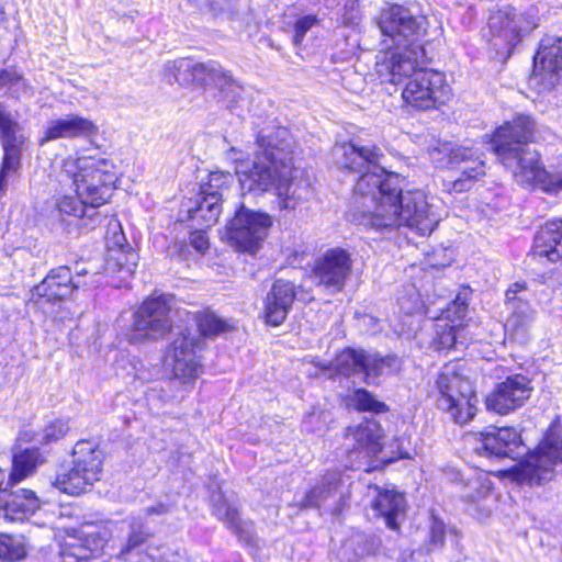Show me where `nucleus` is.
<instances>
[{"instance_id":"nucleus-56","label":"nucleus","mask_w":562,"mask_h":562,"mask_svg":"<svg viewBox=\"0 0 562 562\" xmlns=\"http://www.w3.org/2000/svg\"><path fill=\"white\" fill-rule=\"evenodd\" d=\"M23 80V75L14 69H0V88L15 85Z\"/></svg>"},{"instance_id":"nucleus-49","label":"nucleus","mask_w":562,"mask_h":562,"mask_svg":"<svg viewBox=\"0 0 562 562\" xmlns=\"http://www.w3.org/2000/svg\"><path fill=\"white\" fill-rule=\"evenodd\" d=\"M342 147V169L349 172L360 171L363 164L358 153V145L350 140L345 143Z\"/></svg>"},{"instance_id":"nucleus-4","label":"nucleus","mask_w":562,"mask_h":562,"mask_svg":"<svg viewBox=\"0 0 562 562\" xmlns=\"http://www.w3.org/2000/svg\"><path fill=\"white\" fill-rule=\"evenodd\" d=\"M61 170L71 180L75 193L98 209L109 203L116 189V165L99 155H69L61 161Z\"/></svg>"},{"instance_id":"nucleus-55","label":"nucleus","mask_w":562,"mask_h":562,"mask_svg":"<svg viewBox=\"0 0 562 562\" xmlns=\"http://www.w3.org/2000/svg\"><path fill=\"white\" fill-rule=\"evenodd\" d=\"M358 153L362 164L367 162L368 165L373 166L379 165L380 160L384 157L382 149L376 144L370 146H358Z\"/></svg>"},{"instance_id":"nucleus-59","label":"nucleus","mask_w":562,"mask_h":562,"mask_svg":"<svg viewBox=\"0 0 562 562\" xmlns=\"http://www.w3.org/2000/svg\"><path fill=\"white\" fill-rule=\"evenodd\" d=\"M157 548H149L145 553H142L139 562H164L162 559L157 555Z\"/></svg>"},{"instance_id":"nucleus-23","label":"nucleus","mask_w":562,"mask_h":562,"mask_svg":"<svg viewBox=\"0 0 562 562\" xmlns=\"http://www.w3.org/2000/svg\"><path fill=\"white\" fill-rule=\"evenodd\" d=\"M223 211V200L211 194L210 198L195 193L194 199H190V205L187 209L188 220L196 225L211 228L217 224Z\"/></svg>"},{"instance_id":"nucleus-42","label":"nucleus","mask_w":562,"mask_h":562,"mask_svg":"<svg viewBox=\"0 0 562 562\" xmlns=\"http://www.w3.org/2000/svg\"><path fill=\"white\" fill-rule=\"evenodd\" d=\"M214 514L236 535L243 537L246 529L243 526L244 522L239 518L238 509L234 505L227 503L226 499H221L214 505Z\"/></svg>"},{"instance_id":"nucleus-63","label":"nucleus","mask_w":562,"mask_h":562,"mask_svg":"<svg viewBox=\"0 0 562 562\" xmlns=\"http://www.w3.org/2000/svg\"><path fill=\"white\" fill-rule=\"evenodd\" d=\"M3 15H4V11H3L2 7L0 5V21L3 20Z\"/></svg>"},{"instance_id":"nucleus-18","label":"nucleus","mask_w":562,"mask_h":562,"mask_svg":"<svg viewBox=\"0 0 562 562\" xmlns=\"http://www.w3.org/2000/svg\"><path fill=\"white\" fill-rule=\"evenodd\" d=\"M98 134L99 127L94 121L78 114H69L50 121L38 137V145L43 146L60 138H90Z\"/></svg>"},{"instance_id":"nucleus-1","label":"nucleus","mask_w":562,"mask_h":562,"mask_svg":"<svg viewBox=\"0 0 562 562\" xmlns=\"http://www.w3.org/2000/svg\"><path fill=\"white\" fill-rule=\"evenodd\" d=\"M536 132L532 115L517 113L492 131L488 139L491 151L499 164L519 178L521 186L558 193L562 191V167L547 170L540 155H531L529 145L535 142Z\"/></svg>"},{"instance_id":"nucleus-35","label":"nucleus","mask_w":562,"mask_h":562,"mask_svg":"<svg viewBox=\"0 0 562 562\" xmlns=\"http://www.w3.org/2000/svg\"><path fill=\"white\" fill-rule=\"evenodd\" d=\"M485 176V162L474 157L463 167L460 177L454 179L449 190L454 193H462L471 190L475 182Z\"/></svg>"},{"instance_id":"nucleus-52","label":"nucleus","mask_w":562,"mask_h":562,"mask_svg":"<svg viewBox=\"0 0 562 562\" xmlns=\"http://www.w3.org/2000/svg\"><path fill=\"white\" fill-rule=\"evenodd\" d=\"M445 539L446 526L443 521L437 519L436 517H431V521L429 525L428 551L441 548L445 543Z\"/></svg>"},{"instance_id":"nucleus-15","label":"nucleus","mask_w":562,"mask_h":562,"mask_svg":"<svg viewBox=\"0 0 562 562\" xmlns=\"http://www.w3.org/2000/svg\"><path fill=\"white\" fill-rule=\"evenodd\" d=\"M192 319L199 336H194L190 328L182 329L170 342V351H194L195 349H202L205 340L214 339L236 328L234 322L221 317L210 306L193 313Z\"/></svg>"},{"instance_id":"nucleus-27","label":"nucleus","mask_w":562,"mask_h":562,"mask_svg":"<svg viewBox=\"0 0 562 562\" xmlns=\"http://www.w3.org/2000/svg\"><path fill=\"white\" fill-rule=\"evenodd\" d=\"M167 371L183 384L195 380L202 372L200 358L195 353H167L164 359Z\"/></svg>"},{"instance_id":"nucleus-51","label":"nucleus","mask_w":562,"mask_h":562,"mask_svg":"<svg viewBox=\"0 0 562 562\" xmlns=\"http://www.w3.org/2000/svg\"><path fill=\"white\" fill-rule=\"evenodd\" d=\"M148 537L149 532L144 529L143 525L140 522L133 521L126 547L121 551V554L126 555L132 550L143 544Z\"/></svg>"},{"instance_id":"nucleus-60","label":"nucleus","mask_w":562,"mask_h":562,"mask_svg":"<svg viewBox=\"0 0 562 562\" xmlns=\"http://www.w3.org/2000/svg\"><path fill=\"white\" fill-rule=\"evenodd\" d=\"M169 512V506L166 504H157L145 509L147 516H159L165 515Z\"/></svg>"},{"instance_id":"nucleus-5","label":"nucleus","mask_w":562,"mask_h":562,"mask_svg":"<svg viewBox=\"0 0 562 562\" xmlns=\"http://www.w3.org/2000/svg\"><path fill=\"white\" fill-rule=\"evenodd\" d=\"M452 88L442 71L419 68L401 89L402 109L407 113L439 111L452 99Z\"/></svg>"},{"instance_id":"nucleus-6","label":"nucleus","mask_w":562,"mask_h":562,"mask_svg":"<svg viewBox=\"0 0 562 562\" xmlns=\"http://www.w3.org/2000/svg\"><path fill=\"white\" fill-rule=\"evenodd\" d=\"M102 473V452L91 441L79 440L72 449L69 464H61L53 485L68 495H80L100 480Z\"/></svg>"},{"instance_id":"nucleus-30","label":"nucleus","mask_w":562,"mask_h":562,"mask_svg":"<svg viewBox=\"0 0 562 562\" xmlns=\"http://www.w3.org/2000/svg\"><path fill=\"white\" fill-rule=\"evenodd\" d=\"M5 505L9 521H22L38 509L40 501L33 491L21 488L12 493Z\"/></svg>"},{"instance_id":"nucleus-43","label":"nucleus","mask_w":562,"mask_h":562,"mask_svg":"<svg viewBox=\"0 0 562 562\" xmlns=\"http://www.w3.org/2000/svg\"><path fill=\"white\" fill-rule=\"evenodd\" d=\"M349 403L361 412L384 413L387 411V406L383 402L378 401L366 389L353 391L352 394L349 395Z\"/></svg>"},{"instance_id":"nucleus-20","label":"nucleus","mask_w":562,"mask_h":562,"mask_svg":"<svg viewBox=\"0 0 562 562\" xmlns=\"http://www.w3.org/2000/svg\"><path fill=\"white\" fill-rule=\"evenodd\" d=\"M405 47L400 49L398 46H389L382 50V58L376 64L378 72L381 78H385L391 85H404L413 71L418 70L416 60H412L406 55Z\"/></svg>"},{"instance_id":"nucleus-17","label":"nucleus","mask_w":562,"mask_h":562,"mask_svg":"<svg viewBox=\"0 0 562 562\" xmlns=\"http://www.w3.org/2000/svg\"><path fill=\"white\" fill-rule=\"evenodd\" d=\"M531 391L530 381L525 375L508 376L487 396V408L498 414H507L520 407L530 397Z\"/></svg>"},{"instance_id":"nucleus-22","label":"nucleus","mask_w":562,"mask_h":562,"mask_svg":"<svg viewBox=\"0 0 562 562\" xmlns=\"http://www.w3.org/2000/svg\"><path fill=\"white\" fill-rule=\"evenodd\" d=\"M345 439L348 447L367 457L376 456L383 447V431L375 419L348 427Z\"/></svg>"},{"instance_id":"nucleus-24","label":"nucleus","mask_w":562,"mask_h":562,"mask_svg":"<svg viewBox=\"0 0 562 562\" xmlns=\"http://www.w3.org/2000/svg\"><path fill=\"white\" fill-rule=\"evenodd\" d=\"M55 206L59 213L78 221L80 226L93 227L100 217L98 207L90 205L87 199L79 198L76 193L58 196Z\"/></svg>"},{"instance_id":"nucleus-46","label":"nucleus","mask_w":562,"mask_h":562,"mask_svg":"<svg viewBox=\"0 0 562 562\" xmlns=\"http://www.w3.org/2000/svg\"><path fill=\"white\" fill-rule=\"evenodd\" d=\"M381 177L382 175H376L369 169L362 171L353 184V198H364L369 194H372L374 189L378 190V184Z\"/></svg>"},{"instance_id":"nucleus-7","label":"nucleus","mask_w":562,"mask_h":562,"mask_svg":"<svg viewBox=\"0 0 562 562\" xmlns=\"http://www.w3.org/2000/svg\"><path fill=\"white\" fill-rule=\"evenodd\" d=\"M438 406L458 424L470 422L476 413L477 397L472 382L457 364H446L437 379Z\"/></svg>"},{"instance_id":"nucleus-40","label":"nucleus","mask_w":562,"mask_h":562,"mask_svg":"<svg viewBox=\"0 0 562 562\" xmlns=\"http://www.w3.org/2000/svg\"><path fill=\"white\" fill-rule=\"evenodd\" d=\"M19 131V123L9 112H5L0 119L1 147L25 146L26 137L23 134H20Z\"/></svg>"},{"instance_id":"nucleus-62","label":"nucleus","mask_w":562,"mask_h":562,"mask_svg":"<svg viewBox=\"0 0 562 562\" xmlns=\"http://www.w3.org/2000/svg\"><path fill=\"white\" fill-rule=\"evenodd\" d=\"M0 518L9 520V513L7 510V505L3 507H0Z\"/></svg>"},{"instance_id":"nucleus-38","label":"nucleus","mask_w":562,"mask_h":562,"mask_svg":"<svg viewBox=\"0 0 562 562\" xmlns=\"http://www.w3.org/2000/svg\"><path fill=\"white\" fill-rule=\"evenodd\" d=\"M89 549L81 540L80 537L68 535L59 543V559L60 562H87L89 559Z\"/></svg>"},{"instance_id":"nucleus-39","label":"nucleus","mask_w":562,"mask_h":562,"mask_svg":"<svg viewBox=\"0 0 562 562\" xmlns=\"http://www.w3.org/2000/svg\"><path fill=\"white\" fill-rule=\"evenodd\" d=\"M462 328L437 321L434 325L432 348L435 351H450L457 346L458 331Z\"/></svg>"},{"instance_id":"nucleus-48","label":"nucleus","mask_w":562,"mask_h":562,"mask_svg":"<svg viewBox=\"0 0 562 562\" xmlns=\"http://www.w3.org/2000/svg\"><path fill=\"white\" fill-rule=\"evenodd\" d=\"M69 430L68 423L65 420L57 419L47 425L42 431H40V439H36L40 445H47L61 439Z\"/></svg>"},{"instance_id":"nucleus-19","label":"nucleus","mask_w":562,"mask_h":562,"mask_svg":"<svg viewBox=\"0 0 562 562\" xmlns=\"http://www.w3.org/2000/svg\"><path fill=\"white\" fill-rule=\"evenodd\" d=\"M295 300L294 283L283 279L276 280L263 301V322L272 327L283 324Z\"/></svg>"},{"instance_id":"nucleus-44","label":"nucleus","mask_w":562,"mask_h":562,"mask_svg":"<svg viewBox=\"0 0 562 562\" xmlns=\"http://www.w3.org/2000/svg\"><path fill=\"white\" fill-rule=\"evenodd\" d=\"M490 491L491 482L483 475H475L464 484L461 497L469 503H475L485 497Z\"/></svg>"},{"instance_id":"nucleus-36","label":"nucleus","mask_w":562,"mask_h":562,"mask_svg":"<svg viewBox=\"0 0 562 562\" xmlns=\"http://www.w3.org/2000/svg\"><path fill=\"white\" fill-rule=\"evenodd\" d=\"M512 7L496 8L490 11L487 27L493 37H507L514 31V12Z\"/></svg>"},{"instance_id":"nucleus-26","label":"nucleus","mask_w":562,"mask_h":562,"mask_svg":"<svg viewBox=\"0 0 562 562\" xmlns=\"http://www.w3.org/2000/svg\"><path fill=\"white\" fill-rule=\"evenodd\" d=\"M373 491L376 493L373 508L385 518L387 527L394 530L398 529L397 518L405 510L403 494L393 490L381 491L378 486H374Z\"/></svg>"},{"instance_id":"nucleus-8","label":"nucleus","mask_w":562,"mask_h":562,"mask_svg":"<svg viewBox=\"0 0 562 562\" xmlns=\"http://www.w3.org/2000/svg\"><path fill=\"white\" fill-rule=\"evenodd\" d=\"M272 226L268 213L252 211L241 204L225 225V241L238 254L255 256Z\"/></svg>"},{"instance_id":"nucleus-34","label":"nucleus","mask_w":562,"mask_h":562,"mask_svg":"<svg viewBox=\"0 0 562 562\" xmlns=\"http://www.w3.org/2000/svg\"><path fill=\"white\" fill-rule=\"evenodd\" d=\"M341 482L337 471L328 472L321 484L312 488L303 499V507H318L324 501L333 496Z\"/></svg>"},{"instance_id":"nucleus-29","label":"nucleus","mask_w":562,"mask_h":562,"mask_svg":"<svg viewBox=\"0 0 562 562\" xmlns=\"http://www.w3.org/2000/svg\"><path fill=\"white\" fill-rule=\"evenodd\" d=\"M43 462L38 449H25L13 457L12 472L5 479L4 490L33 474L36 467Z\"/></svg>"},{"instance_id":"nucleus-11","label":"nucleus","mask_w":562,"mask_h":562,"mask_svg":"<svg viewBox=\"0 0 562 562\" xmlns=\"http://www.w3.org/2000/svg\"><path fill=\"white\" fill-rule=\"evenodd\" d=\"M562 464V434L554 423L538 447L518 467V476L530 484H541L554 476V468Z\"/></svg>"},{"instance_id":"nucleus-3","label":"nucleus","mask_w":562,"mask_h":562,"mask_svg":"<svg viewBox=\"0 0 562 562\" xmlns=\"http://www.w3.org/2000/svg\"><path fill=\"white\" fill-rule=\"evenodd\" d=\"M256 144L260 150L249 162L238 160L235 175L243 191L262 195L276 186L288 169H294V159L289 146L273 142L269 136L257 135Z\"/></svg>"},{"instance_id":"nucleus-58","label":"nucleus","mask_w":562,"mask_h":562,"mask_svg":"<svg viewBox=\"0 0 562 562\" xmlns=\"http://www.w3.org/2000/svg\"><path fill=\"white\" fill-rule=\"evenodd\" d=\"M40 431H35L31 427H24L18 436V440L21 442H35L38 443L36 439H40Z\"/></svg>"},{"instance_id":"nucleus-14","label":"nucleus","mask_w":562,"mask_h":562,"mask_svg":"<svg viewBox=\"0 0 562 562\" xmlns=\"http://www.w3.org/2000/svg\"><path fill=\"white\" fill-rule=\"evenodd\" d=\"M171 306L165 294L145 297L133 313V340H160L172 330Z\"/></svg>"},{"instance_id":"nucleus-33","label":"nucleus","mask_w":562,"mask_h":562,"mask_svg":"<svg viewBox=\"0 0 562 562\" xmlns=\"http://www.w3.org/2000/svg\"><path fill=\"white\" fill-rule=\"evenodd\" d=\"M560 70H562V38H558L552 46L539 49L533 55L535 74H557Z\"/></svg>"},{"instance_id":"nucleus-21","label":"nucleus","mask_w":562,"mask_h":562,"mask_svg":"<svg viewBox=\"0 0 562 562\" xmlns=\"http://www.w3.org/2000/svg\"><path fill=\"white\" fill-rule=\"evenodd\" d=\"M479 442L475 449L486 457H512L520 445V435L512 427H488L477 434Z\"/></svg>"},{"instance_id":"nucleus-25","label":"nucleus","mask_w":562,"mask_h":562,"mask_svg":"<svg viewBox=\"0 0 562 562\" xmlns=\"http://www.w3.org/2000/svg\"><path fill=\"white\" fill-rule=\"evenodd\" d=\"M390 357L370 361V353H340L337 357L336 373L348 376L353 372L364 371L367 374L379 375L383 373V366Z\"/></svg>"},{"instance_id":"nucleus-53","label":"nucleus","mask_w":562,"mask_h":562,"mask_svg":"<svg viewBox=\"0 0 562 562\" xmlns=\"http://www.w3.org/2000/svg\"><path fill=\"white\" fill-rule=\"evenodd\" d=\"M472 158H474V155L471 148L464 146H456L452 147L447 154V165L450 168H454L462 162L468 164Z\"/></svg>"},{"instance_id":"nucleus-9","label":"nucleus","mask_w":562,"mask_h":562,"mask_svg":"<svg viewBox=\"0 0 562 562\" xmlns=\"http://www.w3.org/2000/svg\"><path fill=\"white\" fill-rule=\"evenodd\" d=\"M528 255L532 259L557 265L538 274L540 283L552 290L562 286V216L548 218L537 226Z\"/></svg>"},{"instance_id":"nucleus-64","label":"nucleus","mask_w":562,"mask_h":562,"mask_svg":"<svg viewBox=\"0 0 562 562\" xmlns=\"http://www.w3.org/2000/svg\"><path fill=\"white\" fill-rule=\"evenodd\" d=\"M7 111L0 105V119L2 117V115L5 113Z\"/></svg>"},{"instance_id":"nucleus-47","label":"nucleus","mask_w":562,"mask_h":562,"mask_svg":"<svg viewBox=\"0 0 562 562\" xmlns=\"http://www.w3.org/2000/svg\"><path fill=\"white\" fill-rule=\"evenodd\" d=\"M25 554V548L19 540L8 535H0V559L15 561Z\"/></svg>"},{"instance_id":"nucleus-31","label":"nucleus","mask_w":562,"mask_h":562,"mask_svg":"<svg viewBox=\"0 0 562 562\" xmlns=\"http://www.w3.org/2000/svg\"><path fill=\"white\" fill-rule=\"evenodd\" d=\"M472 289L469 285H462L457 292L454 299L441 311L437 321L456 325L463 328L465 317L469 312V301Z\"/></svg>"},{"instance_id":"nucleus-2","label":"nucleus","mask_w":562,"mask_h":562,"mask_svg":"<svg viewBox=\"0 0 562 562\" xmlns=\"http://www.w3.org/2000/svg\"><path fill=\"white\" fill-rule=\"evenodd\" d=\"M405 177L382 169L373 207L359 212V223L375 231L408 226L420 235L431 234L437 221L425 194L419 190L405 191Z\"/></svg>"},{"instance_id":"nucleus-28","label":"nucleus","mask_w":562,"mask_h":562,"mask_svg":"<svg viewBox=\"0 0 562 562\" xmlns=\"http://www.w3.org/2000/svg\"><path fill=\"white\" fill-rule=\"evenodd\" d=\"M138 255L128 245L115 244L109 247L105 256V267L114 272H125L132 276L137 266Z\"/></svg>"},{"instance_id":"nucleus-54","label":"nucleus","mask_w":562,"mask_h":562,"mask_svg":"<svg viewBox=\"0 0 562 562\" xmlns=\"http://www.w3.org/2000/svg\"><path fill=\"white\" fill-rule=\"evenodd\" d=\"M207 228L193 229L190 232V245L200 254L204 255L210 249V239L206 233Z\"/></svg>"},{"instance_id":"nucleus-12","label":"nucleus","mask_w":562,"mask_h":562,"mask_svg":"<svg viewBox=\"0 0 562 562\" xmlns=\"http://www.w3.org/2000/svg\"><path fill=\"white\" fill-rule=\"evenodd\" d=\"M374 22L383 43L390 41L395 46L403 44L405 49L426 34L422 18L414 15L407 7L396 2H385L374 18Z\"/></svg>"},{"instance_id":"nucleus-37","label":"nucleus","mask_w":562,"mask_h":562,"mask_svg":"<svg viewBox=\"0 0 562 562\" xmlns=\"http://www.w3.org/2000/svg\"><path fill=\"white\" fill-rule=\"evenodd\" d=\"M232 175L229 171L213 170L210 171L204 181L199 186L196 193L210 198L211 194L223 200V190L232 184Z\"/></svg>"},{"instance_id":"nucleus-32","label":"nucleus","mask_w":562,"mask_h":562,"mask_svg":"<svg viewBox=\"0 0 562 562\" xmlns=\"http://www.w3.org/2000/svg\"><path fill=\"white\" fill-rule=\"evenodd\" d=\"M296 168L288 169L285 173L280 176L273 187L277 195V204L281 211H294L300 203L301 198L294 189Z\"/></svg>"},{"instance_id":"nucleus-13","label":"nucleus","mask_w":562,"mask_h":562,"mask_svg":"<svg viewBox=\"0 0 562 562\" xmlns=\"http://www.w3.org/2000/svg\"><path fill=\"white\" fill-rule=\"evenodd\" d=\"M164 71L182 88L205 90L210 83H215L223 89L235 83L232 72L212 60L199 63L191 57H182L168 61Z\"/></svg>"},{"instance_id":"nucleus-41","label":"nucleus","mask_w":562,"mask_h":562,"mask_svg":"<svg viewBox=\"0 0 562 562\" xmlns=\"http://www.w3.org/2000/svg\"><path fill=\"white\" fill-rule=\"evenodd\" d=\"M527 289L528 283L525 280H519L509 284L505 290L504 302L506 306H509L513 310L512 316L515 317L516 324H524L527 321V315L525 313L516 311L521 304L530 307L528 301H522L518 297V293L526 291Z\"/></svg>"},{"instance_id":"nucleus-57","label":"nucleus","mask_w":562,"mask_h":562,"mask_svg":"<svg viewBox=\"0 0 562 562\" xmlns=\"http://www.w3.org/2000/svg\"><path fill=\"white\" fill-rule=\"evenodd\" d=\"M173 247V250H172V254H171V257L172 258H176V259H179V260H187L189 255H190V249H189V245L182 240V241H177L172 245Z\"/></svg>"},{"instance_id":"nucleus-16","label":"nucleus","mask_w":562,"mask_h":562,"mask_svg":"<svg viewBox=\"0 0 562 562\" xmlns=\"http://www.w3.org/2000/svg\"><path fill=\"white\" fill-rule=\"evenodd\" d=\"M353 259L342 247H331L321 254L311 268L317 284L333 292H342L352 273Z\"/></svg>"},{"instance_id":"nucleus-50","label":"nucleus","mask_w":562,"mask_h":562,"mask_svg":"<svg viewBox=\"0 0 562 562\" xmlns=\"http://www.w3.org/2000/svg\"><path fill=\"white\" fill-rule=\"evenodd\" d=\"M319 20L315 14H307L299 18L293 26L292 41L295 46H300L306 35V33L316 24Z\"/></svg>"},{"instance_id":"nucleus-10","label":"nucleus","mask_w":562,"mask_h":562,"mask_svg":"<svg viewBox=\"0 0 562 562\" xmlns=\"http://www.w3.org/2000/svg\"><path fill=\"white\" fill-rule=\"evenodd\" d=\"M88 274L87 269L72 270L68 265L54 267L30 290L29 300L38 305L46 302L60 304L72 300L78 291L89 286Z\"/></svg>"},{"instance_id":"nucleus-45","label":"nucleus","mask_w":562,"mask_h":562,"mask_svg":"<svg viewBox=\"0 0 562 562\" xmlns=\"http://www.w3.org/2000/svg\"><path fill=\"white\" fill-rule=\"evenodd\" d=\"M24 146H5L2 147V157L0 162V176L7 177L10 173H15L20 170L22 165Z\"/></svg>"},{"instance_id":"nucleus-61","label":"nucleus","mask_w":562,"mask_h":562,"mask_svg":"<svg viewBox=\"0 0 562 562\" xmlns=\"http://www.w3.org/2000/svg\"><path fill=\"white\" fill-rule=\"evenodd\" d=\"M5 484V472L0 469V491L4 490Z\"/></svg>"}]
</instances>
